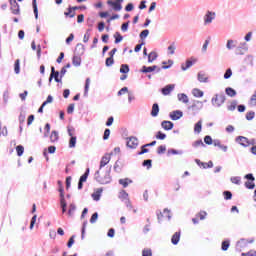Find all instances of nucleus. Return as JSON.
Returning a JSON list of instances; mask_svg holds the SVG:
<instances>
[{"label":"nucleus","mask_w":256,"mask_h":256,"mask_svg":"<svg viewBox=\"0 0 256 256\" xmlns=\"http://www.w3.org/2000/svg\"><path fill=\"white\" fill-rule=\"evenodd\" d=\"M223 195H224V199H226V201H229L233 197V194L230 191H224Z\"/></svg>","instance_id":"46"},{"label":"nucleus","mask_w":256,"mask_h":256,"mask_svg":"<svg viewBox=\"0 0 256 256\" xmlns=\"http://www.w3.org/2000/svg\"><path fill=\"white\" fill-rule=\"evenodd\" d=\"M196 217L200 219V221L205 220V217H207V213L205 211H200L198 214H196Z\"/></svg>","instance_id":"42"},{"label":"nucleus","mask_w":256,"mask_h":256,"mask_svg":"<svg viewBox=\"0 0 256 256\" xmlns=\"http://www.w3.org/2000/svg\"><path fill=\"white\" fill-rule=\"evenodd\" d=\"M77 145V136H71L69 140V147L70 149H74V147Z\"/></svg>","instance_id":"28"},{"label":"nucleus","mask_w":256,"mask_h":256,"mask_svg":"<svg viewBox=\"0 0 256 256\" xmlns=\"http://www.w3.org/2000/svg\"><path fill=\"white\" fill-rule=\"evenodd\" d=\"M8 132H7V127H1V123H0V139L1 137H7Z\"/></svg>","instance_id":"39"},{"label":"nucleus","mask_w":256,"mask_h":256,"mask_svg":"<svg viewBox=\"0 0 256 256\" xmlns=\"http://www.w3.org/2000/svg\"><path fill=\"white\" fill-rule=\"evenodd\" d=\"M16 152L18 157H21V155H23V153H25V147H23L22 145H18L16 147Z\"/></svg>","instance_id":"35"},{"label":"nucleus","mask_w":256,"mask_h":256,"mask_svg":"<svg viewBox=\"0 0 256 256\" xmlns=\"http://www.w3.org/2000/svg\"><path fill=\"white\" fill-rule=\"evenodd\" d=\"M32 7L34 9L35 19H39V9H37V0H32Z\"/></svg>","instance_id":"25"},{"label":"nucleus","mask_w":256,"mask_h":256,"mask_svg":"<svg viewBox=\"0 0 256 256\" xmlns=\"http://www.w3.org/2000/svg\"><path fill=\"white\" fill-rule=\"evenodd\" d=\"M109 161H111V156L109 154L104 155L100 161L99 170L101 171L105 165H108Z\"/></svg>","instance_id":"10"},{"label":"nucleus","mask_w":256,"mask_h":256,"mask_svg":"<svg viewBox=\"0 0 256 256\" xmlns=\"http://www.w3.org/2000/svg\"><path fill=\"white\" fill-rule=\"evenodd\" d=\"M165 151H167V147L165 145H161L157 149L158 155H162L163 153H165Z\"/></svg>","instance_id":"45"},{"label":"nucleus","mask_w":256,"mask_h":256,"mask_svg":"<svg viewBox=\"0 0 256 256\" xmlns=\"http://www.w3.org/2000/svg\"><path fill=\"white\" fill-rule=\"evenodd\" d=\"M192 95H194V97H203V91H201L199 88H194L192 90Z\"/></svg>","instance_id":"30"},{"label":"nucleus","mask_w":256,"mask_h":256,"mask_svg":"<svg viewBox=\"0 0 256 256\" xmlns=\"http://www.w3.org/2000/svg\"><path fill=\"white\" fill-rule=\"evenodd\" d=\"M175 43L173 42L169 47H168V51L170 55H175Z\"/></svg>","instance_id":"50"},{"label":"nucleus","mask_w":256,"mask_h":256,"mask_svg":"<svg viewBox=\"0 0 256 256\" xmlns=\"http://www.w3.org/2000/svg\"><path fill=\"white\" fill-rule=\"evenodd\" d=\"M142 256H153V252L151 251V249H144L142 251Z\"/></svg>","instance_id":"60"},{"label":"nucleus","mask_w":256,"mask_h":256,"mask_svg":"<svg viewBox=\"0 0 256 256\" xmlns=\"http://www.w3.org/2000/svg\"><path fill=\"white\" fill-rule=\"evenodd\" d=\"M76 209H77V206H75V204H70L69 210H68V215L70 217H73V214L75 213Z\"/></svg>","instance_id":"37"},{"label":"nucleus","mask_w":256,"mask_h":256,"mask_svg":"<svg viewBox=\"0 0 256 256\" xmlns=\"http://www.w3.org/2000/svg\"><path fill=\"white\" fill-rule=\"evenodd\" d=\"M11 5V11L13 15H19V4L17 3V0H9Z\"/></svg>","instance_id":"9"},{"label":"nucleus","mask_w":256,"mask_h":256,"mask_svg":"<svg viewBox=\"0 0 256 256\" xmlns=\"http://www.w3.org/2000/svg\"><path fill=\"white\" fill-rule=\"evenodd\" d=\"M241 256H256V251L255 250H250L247 253H242Z\"/></svg>","instance_id":"63"},{"label":"nucleus","mask_w":256,"mask_h":256,"mask_svg":"<svg viewBox=\"0 0 256 256\" xmlns=\"http://www.w3.org/2000/svg\"><path fill=\"white\" fill-rule=\"evenodd\" d=\"M192 146L195 148L205 147V144L203 143V140H196L195 142H193Z\"/></svg>","instance_id":"43"},{"label":"nucleus","mask_w":256,"mask_h":256,"mask_svg":"<svg viewBox=\"0 0 256 256\" xmlns=\"http://www.w3.org/2000/svg\"><path fill=\"white\" fill-rule=\"evenodd\" d=\"M225 92L228 97H235V95H237V91L231 87L226 88Z\"/></svg>","instance_id":"27"},{"label":"nucleus","mask_w":256,"mask_h":256,"mask_svg":"<svg viewBox=\"0 0 256 256\" xmlns=\"http://www.w3.org/2000/svg\"><path fill=\"white\" fill-rule=\"evenodd\" d=\"M99 218V214L95 212L91 218H90V223H97V219Z\"/></svg>","instance_id":"56"},{"label":"nucleus","mask_w":256,"mask_h":256,"mask_svg":"<svg viewBox=\"0 0 256 256\" xmlns=\"http://www.w3.org/2000/svg\"><path fill=\"white\" fill-rule=\"evenodd\" d=\"M215 12L207 11V13L204 16V25H209L213 23V20L215 19Z\"/></svg>","instance_id":"5"},{"label":"nucleus","mask_w":256,"mask_h":256,"mask_svg":"<svg viewBox=\"0 0 256 256\" xmlns=\"http://www.w3.org/2000/svg\"><path fill=\"white\" fill-rule=\"evenodd\" d=\"M229 241H223L222 242V251H227L229 249Z\"/></svg>","instance_id":"61"},{"label":"nucleus","mask_w":256,"mask_h":256,"mask_svg":"<svg viewBox=\"0 0 256 256\" xmlns=\"http://www.w3.org/2000/svg\"><path fill=\"white\" fill-rule=\"evenodd\" d=\"M95 179L101 185H108V183H111V168L106 170V173H101V170L96 171Z\"/></svg>","instance_id":"1"},{"label":"nucleus","mask_w":256,"mask_h":256,"mask_svg":"<svg viewBox=\"0 0 256 256\" xmlns=\"http://www.w3.org/2000/svg\"><path fill=\"white\" fill-rule=\"evenodd\" d=\"M120 73H123L124 75H127V73H129V65L122 64L120 66Z\"/></svg>","instance_id":"31"},{"label":"nucleus","mask_w":256,"mask_h":256,"mask_svg":"<svg viewBox=\"0 0 256 256\" xmlns=\"http://www.w3.org/2000/svg\"><path fill=\"white\" fill-rule=\"evenodd\" d=\"M14 71L16 73V75H19L20 71H21V68H20V60L17 59L15 61V64H14Z\"/></svg>","instance_id":"34"},{"label":"nucleus","mask_w":256,"mask_h":256,"mask_svg":"<svg viewBox=\"0 0 256 256\" xmlns=\"http://www.w3.org/2000/svg\"><path fill=\"white\" fill-rule=\"evenodd\" d=\"M121 3H123V0H116V2H113V0L107 1V4L113 7L114 11H121L123 9Z\"/></svg>","instance_id":"4"},{"label":"nucleus","mask_w":256,"mask_h":256,"mask_svg":"<svg viewBox=\"0 0 256 256\" xmlns=\"http://www.w3.org/2000/svg\"><path fill=\"white\" fill-rule=\"evenodd\" d=\"M145 153H149V149L144 144L143 146H141V151L138 152V155H145Z\"/></svg>","instance_id":"52"},{"label":"nucleus","mask_w":256,"mask_h":256,"mask_svg":"<svg viewBox=\"0 0 256 256\" xmlns=\"http://www.w3.org/2000/svg\"><path fill=\"white\" fill-rule=\"evenodd\" d=\"M103 192V190H98L97 192L92 194V199L94 201H99V199H101V193Z\"/></svg>","instance_id":"33"},{"label":"nucleus","mask_w":256,"mask_h":256,"mask_svg":"<svg viewBox=\"0 0 256 256\" xmlns=\"http://www.w3.org/2000/svg\"><path fill=\"white\" fill-rule=\"evenodd\" d=\"M106 67H111L112 65H114V63H115V60L113 59V58H111V57H108L107 59H106Z\"/></svg>","instance_id":"49"},{"label":"nucleus","mask_w":256,"mask_h":256,"mask_svg":"<svg viewBox=\"0 0 256 256\" xmlns=\"http://www.w3.org/2000/svg\"><path fill=\"white\" fill-rule=\"evenodd\" d=\"M245 187L247 189H255V183L253 181H247L245 182Z\"/></svg>","instance_id":"48"},{"label":"nucleus","mask_w":256,"mask_h":256,"mask_svg":"<svg viewBox=\"0 0 256 256\" xmlns=\"http://www.w3.org/2000/svg\"><path fill=\"white\" fill-rule=\"evenodd\" d=\"M226 97H225V93H219V94H215L214 97L211 99V103L213 105V107H221V105H223V103H225L226 101Z\"/></svg>","instance_id":"2"},{"label":"nucleus","mask_w":256,"mask_h":256,"mask_svg":"<svg viewBox=\"0 0 256 256\" xmlns=\"http://www.w3.org/2000/svg\"><path fill=\"white\" fill-rule=\"evenodd\" d=\"M173 89H175V85L169 84L166 87L162 88V93L164 95H169L171 91H173Z\"/></svg>","instance_id":"16"},{"label":"nucleus","mask_w":256,"mask_h":256,"mask_svg":"<svg viewBox=\"0 0 256 256\" xmlns=\"http://www.w3.org/2000/svg\"><path fill=\"white\" fill-rule=\"evenodd\" d=\"M87 177H89V168L86 169V172L80 177L79 181L85 183V181H87Z\"/></svg>","instance_id":"41"},{"label":"nucleus","mask_w":256,"mask_h":256,"mask_svg":"<svg viewBox=\"0 0 256 256\" xmlns=\"http://www.w3.org/2000/svg\"><path fill=\"white\" fill-rule=\"evenodd\" d=\"M231 182L234 183V185H241V177L239 176L232 177Z\"/></svg>","instance_id":"44"},{"label":"nucleus","mask_w":256,"mask_h":256,"mask_svg":"<svg viewBox=\"0 0 256 256\" xmlns=\"http://www.w3.org/2000/svg\"><path fill=\"white\" fill-rule=\"evenodd\" d=\"M125 93H129V88L127 87H123L122 89H120L117 93L118 97H121V95L125 94Z\"/></svg>","instance_id":"53"},{"label":"nucleus","mask_w":256,"mask_h":256,"mask_svg":"<svg viewBox=\"0 0 256 256\" xmlns=\"http://www.w3.org/2000/svg\"><path fill=\"white\" fill-rule=\"evenodd\" d=\"M126 145L129 149H137V147H139V140L137 137L131 136L128 138Z\"/></svg>","instance_id":"3"},{"label":"nucleus","mask_w":256,"mask_h":256,"mask_svg":"<svg viewBox=\"0 0 256 256\" xmlns=\"http://www.w3.org/2000/svg\"><path fill=\"white\" fill-rule=\"evenodd\" d=\"M161 127H162V129H164L165 131H171V129H173V127H174V124H173V122H171V121L164 120V121H162V123H161Z\"/></svg>","instance_id":"11"},{"label":"nucleus","mask_w":256,"mask_h":256,"mask_svg":"<svg viewBox=\"0 0 256 256\" xmlns=\"http://www.w3.org/2000/svg\"><path fill=\"white\" fill-rule=\"evenodd\" d=\"M140 39L143 41L145 39H147V37H149V30H143L140 35H139Z\"/></svg>","instance_id":"38"},{"label":"nucleus","mask_w":256,"mask_h":256,"mask_svg":"<svg viewBox=\"0 0 256 256\" xmlns=\"http://www.w3.org/2000/svg\"><path fill=\"white\" fill-rule=\"evenodd\" d=\"M90 85H91V78H87L85 81V86H84V97H88Z\"/></svg>","instance_id":"17"},{"label":"nucleus","mask_w":256,"mask_h":256,"mask_svg":"<svg viewBox=\"0 0 256 256\" xmlns=\"http://www.w3.org/2000/svg\"><path fill=\"white\" fill-rule=\"evenodd\" d=\"M213 145H214V147H219V149H221L222 151H224V153H227L228 147H227L226 145L221 144V141H219V140H214V141H213Z\"/></svg>","instance_id":"13"},{"label":"nucleus","mask_w":256,"mask_h":256,"mask_svg":"<svg viewBox=\"0 0 256 256\" xmlns=\"http://www.w3.org/2000/svg\"><path fill=\"white\" fill-rule=\"evenodd\" d=\"M250 103L252 105H256V90H255L254 94L252 95V97L250 99Z\"/></svg>","instance_id":"64"},{"label":"nucleus","mask_w":256,"mask_h":256,"mask_svg":"<svg viewBox=\"0 0 256 256\" xmlns=\"http://www.w3.org/2000/svg\"><path fill=\"white\" fill-rule=\"evenodd\" d=\"M77 6H70L67 10V12H64L65 17H70V19H73V17H75L76 13L75 11H77Z\"/></svg>","instance_id":"7"},{"label":"nucleus","mask_w":256,"mask_h":256,"mask_svg":"<svg viewBox=\"0 0 256 256\" xmlns=\"http://www.w3.org/2000/svg\"><path fill=\"white\" fill-rule=\"evenodd\" d=\"M235 141L242 147H249V138L245 136H238L236 137Z\"/></svg>","instance_id":"6"},{"label":"nucleus","mask_w":256,"mask_h":256,"mask_svg":"<svg viewBox=\"0 0 256 256\" xmlns=\"http://www.w3.org/2000/svg\"><path fill=\"white\" fill-rule=\"evenodd\" d=\"M129 183H133V181L130 180L129 178L119 180V184L122 185V187H124V188L129 187Z\"/></svg>","instance_id":"23"},{"label":"nucleus","mask_w":256,"mask_h":256,"mask_svg":"<svg viewBox=\"0 0 256 256\" xmlns=\"http://www.w3.org/2000/svg\"><path fill=\"white\" fill-rule=\"evenodd\" d=\"M202 127H203V121H198L195 126H194V132L195 133H201V130H202Z\"/></svg>","instance_id":"26"},{"label":"nucleus","mask_w":256,"mask_h":256,"mask_svg":"<svg viewBox=\"0 0 256 256\" xmlns=\"http://www.w3.org/2000/svg\"><path fill=\"white\" fill-rule=\"evenodd\" d=\"M72 63L74 65V67H79L81 65V57L74 56L72 59Z\"/></svg>","instance_id":"29"},{"label":"nucleus","mask_w":256,"mask_h":256,"mask_svg":"<svg viewBox=\"0 0 256 256\" xmlns=\"http://www.w3.org/2000/svg\"><path fill=\"white\" fill-rule=\"evenodd\" d=\"M127 197H129V194L126 193L125 190H122V191L120 192L119 198H120V199H127Z\"/></svg>","instance_id":"62"},{"label":"nucleus","mask_w":256,"mask_h":256,"mask_svg":"<svg viewBox=\"0 0 256 256\" xmlns=\"http://www.w3.org/2000/svg\"><path fill=\"white\" fill-rule=\"evenodd\" d=\"M183 117V112L181 110H175L170 113V118L172 121H178V119H181Z\"/></svg>","instance_id":"8"},{"label":"nucleus","mask_w":256,"mask_h":256,"mask_svg":"<svg viewBox=\"0 0 256 256\" xmlns=\"http://www.w3.org/2000/svg\"><path fill=\"white\" fill-rule=\"evenodd\" d=\"M157 115H159V104L154 103L152 105L151 116L152 117H157Z\"/></svg>","instance_id":"18"},{"label":"nucleus","mask_w":256,"mask_h":256,"mask_svg":"<svg viewBox=\"0 0 256 256\" xmlns=\"http://www.w3.org/2000/svg\"><path fill=\"white\" fill-rule=\"evenodd\" d=\"M198 81L200 83H207V81H209V77H207V74H205V72L201 71L198 73Z\"/></svg>","instance_id":"12"},{"label":"nucleus","mask_w":256,"mask_h":256,"mask_svg":"<svg viewBox=\"0 0 256 256\" xmlns=\"http://www.w3.org/2000/svg\"><path fill=\"white\" fill-rule=\"evenodd\" d=\"M196 61H197V60H194V62L191 61V60H187V61H186V65H185V64H182V65H181L182 71H187V69H190V67H193V63H195Z\"/></svg>","instance_id":"19"},{"label":"nucleus","mask_w":256,"mask_h":256,"mask_svg":"<svg viewBox=\"0 0 256 256\" xmlns=\"http://www.w3.org/2000/svg\"><path fill=\"white\" fill-rule=\"evenodd\" d=\"M254 117H255V112L253 111H250L246 114L247 121H251L252 119H254Z\"/></svg>","instance_id":"59"},{"label":"nucleus","mask_w":256,"mask_h":256,"mask_svg":"<svg viewBox=\"0 0 256 256\" xmlns=\"http://www.w3.org/2000/svg\"><path fill=\"white\" fill-rule=\"evenodd\" d=\"M178 100L182 103H189V97L185 93L178 94Z\"/></svg>","instance_id":"22"},{"label":"nucleus","mask_w":256,"mask_h":256,"mask_svg":"<svg viewBox=\"0 0 256 256\" xmlns=\"http://www.w3.org/2000/svg\"><path fill=\"white\" fill-rule=\"evenodd\" d=\"M109 135H111V130L109 128L105 129L103 139L104 141H107L109 139Z\"/></svg>","instance_id":"57"},{"label":"nucleus","mask_w":256,"mask_h":256,"mask_svg":"<svg viewBox=\"0 0 256 256\" xmlns=\"http://www.w3.org/2000/svg\"><path fill=\"white\" fill-rule=\"evenodd\" d=\"M128 30H129V21L123 23L121 26V31H123V33H126V31H128Z\"/></svg>","instance_id":"58"},{"label":"nucleus","mask_w":256,"mask_h":256,"mask_svg":"<svg viewBox=\"0 0 256 256\" xmlns=\"http://www.w3.org/2000/svg\"><path fill=\"white\" fill-rule=\"evenodd\" d=\"M90 30H87L83 37V43H89V39L91 37V33H89Z\"/></svg>","instance_id":"47"},{"label":"nucleus","mask_w":256,"mask_h":256,"mask_svg":"<svg viewBox=\"0 0 256 256\" xmlns=\"http://www.w3.org/2000/svg\"><path fill=\"white\" fill-rule=\"evenodd\" d=\"M204 143H206V145H213V138H211V136H205Z\"/></svg>","instance_id":"51"},{"label":"nucleus","mask_w":256,"mask_h":256,"mask_svg":"<svg viewBox=\"0 0 256 256\" xmlns=\"http://www.w3.org/2000/svg\"><path fill=\"white\" fill-rule=\"evenodd\" d=\"M156 139H159L160 141H163V140L167 139V135L164 134L161 131H158L157 134H156Z\"/></svg>","instance_id":"40"},{"label":"nucleus","mask_w":256,"mask_h":256,"mask_svg":"<svg viewBox=\"0 0 256 256\" xmlns=\"http://www.w3.org/2000/svg\"><path fill=\"white\" fill-rule=\"evenodd\" d=\"M180 239H181V232H176V233L172 236V238H171V243H172L173 245H177V244L179 243Z\"/></svg>","instance_id":"14"},{"label":"nucleus","mask_w":256,"mask_h":256,"mask_svg":"<svg viewBox=\"0 0 256 256\" xmlns=\"http://www.w3.org/2000/svg\"><path fill=\"white\" fill-rule=\"evenodd\" d=\"M231 75H233V71L231 68H228L224 74V79H230Z\"/></svg>","instance_id":"55"},{"label":"nucleus","mask_w":256,"mask_h":256,"mask_svg":"<svg viewBox=\"0 0 256 256\" xmlns=\"http://www.w3.org/2000/svg\"><path fill=\"white\" fill-rule=\"evenodd\" d=\"M50 141L51 143H56V141H59V132L57 131H52L51 135H50Z\"/></svg>","instance_id":"21"},{"label":"nucleus","mask_w":256,"mask_h":256,"mask_svg":"<svg viewBox=\"0 0 256 256\" xmlns=\"http://www.w3.org/2000/svg\"><path fill=\"white\" fill-rule=\"evenodd\" d=\"M51 75H53L54 80L56 83H61V77L59 78V71H55V67H51Z\"/></svg>","instance_id":"15"},{"label":"nucleus","mask_w":256,"mask_h":256,"mask_svg":"<svg viewBox=\"0 0 256 256\" xmlns=\"http://www.w3.org/2000/svg\"><path fill=\"white\" fill-rule=\"evenodd\" d=\"M235 43H237V41H235V40H228L227 41V44H226V48L229 50V51H231V49H235V47H237V45L235 44Z\"/></svg>","instance_id":"24"},{"label":"nucleus","mask_w":256,"mask_h":256,"mask_svg":"<svg viewBox=\"0 0 256 256\" xmlns=\"http://www.w3.org/2000/svg\"><path fill=\"white\" fill-rule=\"evenodd\" d=\"M155 69H157V66H143L141 69V73H152V71H155Z\"/></svg>","instance_id":"20"},{"label":"nucleus","mask_w":256,"mask_h":256,"mask_svg":"<svg viewBox=\"0 0 256 256\" xmlns=\"http://www.w3.org/2000/svg\"><path fill=\"white\" fill-rule=\"evenodd\" d=\"M48 103H53V96L49 95L46 101L42 103V107H45L46 105H48Z\"/></svg>","instance_id":"54"},{"label":"nucleus","mask_w":256,"mask_h":256,"mask_svg":"<svg viewBox=\"0 0 256 256\" xmlns=\"http://www.w3.org/2000/svg\"><path fill=\"white\" fill-rule=\"evenodd\" d=\"M157 59V52H151L148 55V63H153Z\"/></svg>","instance_id":"32"},{"label":"nucleus","mask_w":256,"mask_h":256,"mask_svg":"<svg viewBox=\"0 0 256 256\" xmlns=\"http://www.w3.org/2000/svg\"><path fill=\"white\" fill-rule=\"evenodd\" d=\"M114 38H115V43H121L123 41V36L121 35V33L116 32L114 34Z\"/></svg>","instance_id":"36"}]
</instances>
